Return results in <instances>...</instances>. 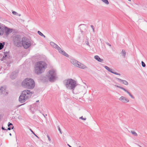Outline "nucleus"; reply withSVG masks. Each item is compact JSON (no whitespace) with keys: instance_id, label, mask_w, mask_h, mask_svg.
Masks as SVG:
<instances>
[{"instance_id":"ddd939ff","label":"nucleus","mask_w":147,"mask_h":147,"mask_svg":"<svg viewBox=\"0 0 147 147\" xmlns=\"http://www.w3.org/2000/svg\"><path fill=\"white\" fill-rule=\"evenodd\" d=\"M5 26L0 25V35H2L3 34L5 31Z\"/></svg>"},{"instance_id":"cd10ccee","label":"nucleus","mask_w":147,"mask_h":147,"mask_svg":"<svg viewBox=\"0 0 147 147\" xmlns=\"http://www.w3.org/2000/svg\"><path fill=\"white\" fill-rule=\"evenodd\" d=\"M47 137L48 138V140L49 141H50L51 140L50 138V137L48 135L47 136Z\"/></svg>"},{"instance_id":"6e6552de","label":"nucleus","mask_w":147,"mask_h":147,"mask_svg":"<svg viewBox=\"0 0 147 147\" xmlns=\"http://www.w3.org/2000/svg\"><path fill=\"white\" fill-rule=\"evenodd\" d=\"M115 86L116 87H118L120 89H122L123 90H124L125 92H126L127 93H128V94H129V96H130V97L132 98H133V99H134V97L126 89H125V88H124L122 87H121L120 86H119L117 85H115Z\"/></svg>"},{"instance_id":"f8f14e48","label":"nucleus","mask_w":147,"mask_h":147,"mask_svg":"<svg viewBox=\"0 0 147 147\" xmlns=\"http://www.w3.org/2000/svg\"><path fill=\"white\" fill-rule=\"evenodd\" d=\"M119 100L123 103H126L129 101L128 99L123 96L121 97Z\"/></svg>"},{"instance_id":"39448f33","label":"nucleus","mask_w":147,"mask_h":147,"mask_svg":"<svg viewBox=\"0 0 147 147\" xmlns=\"http://www.w3.org/2000/svg\"><path fill=\"white\" fill-rule=\"evenodd\" d=\"M22 45L25 49L28 48L30 45V42L26 38H23L22 40Z\"/></svg>"},{"instance_id":"bb28decb","label":"nucleus","mask_w":147,"mask_h":147,"mask_svg":"<svg viewBox=\"0 0 147 147\" xmlns=\"http://www.w3.org/2000/svg\"><path fill=\"white\" fill-rule=\"evenodd\" d=\"M12 13L13 14L16 15L17 13L15 11H13L12 12Z\"/></svg>"},{"instance_id":"5701e85b","label":"nucleus","mask_w":147,"mask_h":147,"mask_svg":"<svg viewBox=\"0 0 147 147\" xmlns=\"http://www.w3.org/2000/svg\"><path fill=\"white\" fill-rule=\"evenodd\" d=\"M65 56H66V57H69V58H70L71 57L70 56H69L67 53H65Z\"/></svg>"},{"instance_id":"c85d7f7f","label":"nucleus","mask_w":147,"mask_h":147,"mask_svg":"<svg viewBox=\"0 0 147 147\" xmlns=\"http://www.w3.org/2000/svg\"><path fill=\"white\" fill-rule=\"evenodd\" d=\"M87 45H88L89 46V42L88 41H87L86 43Z\"/></svg>"},{"instance_id":"a878e982","label":"nucleus","mask_w":147,"mask_h":147,"mask_svg":"<svg viewBox=\"0 0 147 147\" xmlns=\"http://www.w3.org/2000/svg\"><path fill=\"white\" fill-rule=\"evenodd\" d=\"M91 27L92 28L93 31L94 32V28L93 26L92 25H91Z\"/></svg>"},{"instance_id":"423d86ee","label":"nucleus","mask_w":147,"mask_h":147,"mask_svg":"<svg viewBox=\"0 0 147 147\" xmlns=\"http://www.w3.org/2000/svg\"><path fill=\"white\" fill-rule=\"evenodd\" d=\"M49 74H50V75L49 76V80L50 81H52L55 78V72L54 70H52L49 71Z\"/></svg>"},{"instance_id":"2eb2a0df","label":"nucleus","mask_w":147,"mask_h":147,"mask_svg":"<svg viewBox=\"0 0 147 147\" xmlns=\"http://www.w3.org/2000/svg\"><path fill=\"white\" fill-rule=\"evenodd\" d=\"M116 79L117 80L121 82H122V83L125 85H128L129 84L128 82L126 80H122L118 78H116Z\"/></svg>"},{"instance_id":"4be33fe9","label":"nucleus","mask_w":147,"mask_h":147,"mask_svg":"<svg viewBox=\"0 0 147 147\" xmlns=\"http://www.w3.org/2000/svg\"><path fill=\"white\" fill-rule=\"evenodd\" d=\"M4 44L0 42V50L2 49L4 47Z\"/></svg>"},{"instance_id":"6ab92c4d","label":"nucleus","mask_w":147,"mask_h":147,"mask_svg":"<svg viewBox=\"0 0 147 147\" xmlns=\"http://www.w3.org/2000/svg\"><path fill=\"white\" fill-rule=\"evenodd\" d=\"M121 53L122 55V56L123 57H125L126 52L125 50H122Z\"/></svg>"},{"instance_id":"a211bd4d","label":"nucleus","mask_w":147,"mask_h":147,"mask_svg":"<svg viewBox=\"0 0 147 147\" xmlns=\"http://www.w3.org/2000/svg\"><path fill=\"white\" fill-rule=\"evenodd\" d=\"M8 126L9 127L8 128V129L9 130H10L11 129H13V125L11 123H9Z\"/></svg>"},{"instance_id":"b1692460","label":"nucleus","mask_w":147,"mask_h":147,"mask_svg":"<svg viewBox=\"0 0 147 147\" xmlns=\"http://www.w3.org/2000/svg\"><path fill=\"white\" fill-rule=\"evenodd\" d=\"M141 63H142V66L143 67H144L146 66V65H145V63H144L143 61H142L141 62Z\"/></svg>"},{"instance_id":"9d476101","label":"nucleus","mask_w":147,"mask_h":147,"mask_svg":"<svg viewBox=\"0 0 147 147\" xmlns=\"http://www.w3.org/2000/svg\"><path fill=\"white\" fill-rule=\"evenodd\" d=\"M76 67L83 69L87 68V67H86L85 65L79 62H78V63H77V65Z\"/></svg>"},{"instance_id":"aec40b11","label":"nucleus","mask_w":147,"mask_h":147,"mask_svg":"<svg viewBox=\"0 0 147 147\" xmlns=\"http://www.w3.org/2000/svg\"><path fill=\"white\" fill-rule=\"evenodd\" d=\"M131 132L132 134L134 136H138L137 134L134 131H131Z\"/></svg>"},{"instance_id":"7c9ffc66","label":"nucleus","mask_w":147,"mask_h":147,"mask_svg":"<svg viewBox=\"0 0 147 147\" xmlns=\"http://www.w3.org/2000/svg\"><path fill=\"white\" fill-rule=\"evenodd\" d=\"M59 131H60V133L61 134V130H60V129L59 128Z\"/></svg>"},{"instance_id":"412c9836","label":"nucleus","mask_w":147,"mask_h":147,"mask_svg":"<svg viewBox=\"0 0 147 147\" xmlns=\"http://www.w3.org/2000/svg\"><path fill=\"white\" fill-rule=\"evenodd\" d=\"M38 33L40 36H43L44 38L45 37V36L40 31H38Z\"/></svg>"},{"instance_id":"4c0bfd02","label":"nucleus","mask_w":147,"mask_h":147,"mask_svg":"<svg viewBox=\"0 0 147 147\" xmlns=\"http://www.w3.org/2000/svg\"><path fill=\"white\" fill-rule=\"evenodd\" d=\"M18 46H19V45H18Z\"/></svg>"},{"instance_id":"f257e3e1","label":"nucleus","mask_w":147,"mask_h":147,"mask_svg":"<svg viewBox=\"0 0 147 147\" xmlns=\"http://www.w3.org/2000/svg\"><path fill=\"white\" fill-rule=\"evenodd\" d=\"M33 93L32 92L28 90L23 91L19 98V101L21 103L25 102V101L30 97Z\"/></svg>"},{"instance_id":"c9c22d12","label":"nucleus","mask_w":147,"mask_h":147,"mask_svg":"<svg viewBox=\"0 0 147 147\" xmlns=\"http://www.w3.org/2000/svg\"><path fill=\"white\" fill-rule=\"evenodd\" d=\"M129 1H131V0H128Z\"/></svg>"},{"instance_id":"c756f323","label":"nucleus","mask_w":147,"mask_h":147,"mask_svg":"<svg viewBox=\"0 0 147 147\" xmlns=\"http://www.w3.org/2000/svg\"><path fill=\"white\" fill-rule=\"evenodd\" d=\"M107 45L110 47L111 46V45L109 43H108Z\"/></svg>"},{"instance_id":"2f4dec72","label":"nucleus","mask_w":147,"mask_h":147,"mask_svg":"<svg viewBox=\"0 0 147 147\" xmlns=\"http://www.w3.org/2000/svg\"><path fill=\"white\" fill-rule=\"evenodd\" d=\"M67 145L69 146V147H72L71 146H70V145H69V144H67Z\"/></svg>"},{"instance_id":"f3484780","label":"nucleus","mask_w":147,"mask_h":147,"mask_svg":"<svg viewBox=\"0 0 147 147\" xmlns=\"http://www.w3.org/2000/svg\"><path fill=\"white\" fill-rule=\"evenodd\" d=\"M94 58L98 61L100 62H102L103 61V59L100 58L98 55L95 56H94Z\"/></svg>"},{"instance_id":"473e14b6","label":"nucleus","mask_w":147,"mask_h":147,"mask_svg":"<svg viewBox=\"0 0 147 147\" xmlns=\"http://www.w3.org/2000/svg\"><path fill=\"white\" fill-rule=\"evenodd\" d=\"M30 130L31 131V132H32V133H33V131L32 130L30 129Z\"/></svg>"},{"instance_id":"0eeeda50","label":"nucleus","mask_w":147,"mask_h":147,"mask_svg":"<svg viewBox=\"0 0 147 147\" xmlns=\"http://www.w3.org/2000/svg\"><path fill=\"white\" fill-rule=\"evenodd\" d=\"M51 45L53 47L58 50L59 52L61 53L64 55V53L63 51H62L61 48L58 47L56 44L55 43L53 42H50Z\"/></svg>"},{"instance_id":"20e7f679","label":"nucleus","mask_w":147,"mask_h":147,"mask_svg":"<svg viewBox=\"0 0 147 147\" xmlns=\"http://www.w3.org/2000/svg\"><path fill=\"white\" fill-rule=\"evenodd\" d=\"M66 87L68 89L72 90L73 92L77 85L76 81L71 79H68L66 80L65 84Z\"/></svg>"},{"instance_id":"1a4fd4ad","label":"nucleus","mask_w":147,"mask_h":147,"mask_svg":"<svg viewBox=\"0 0 147 147\" xmlns=\"http://www.w3.org/2000/svg\"><path fill=\"white\" fill-rule=\"evenodd\" d=\"M13 31V29L9 28L5 26V35L8 36V34H11Z\"/></svg>"},{"instance_id":"f03ea898","label":"nucleus","mask_w":147,"mask_h":147,"mask_svg":"<svg viewBox=\"0 0 147 147\" xmlns=\"http://www.w3.org/2000/svg\"><path fill=\"white\" fill-rule=\"evenodd\" d=\"M47 66V65L44 61H40L37 62L35 67V73L38 74L41 73Z\"/></svg>"},{"instance_id":"7ed1b4c3","label":"nucleus","mask_w":147,"mask_h":147,"mask_svg":"<svg viewBox=\"0 0 147 147\" xmlns=\"http://www.w3.org/2000/svg\"><path fill=\"white\" fill-rule=\"evenodd\" d=\"M22 86L29 89L33 88L35 86V83L33 79L27 78L24 80L22 82Z\"/></svg>"},{"instance_id":"4468645a","label":"nucleus","mask_w":147,"mask_h":147,"mask_svg":"<svg viewBox=\"0 0 147 147\" xmlns=\"http://www.w3.org/2000/svg\"><path fill=\"white\" fill-rule=\"evenodd\" d=\"M0 93L1 94H6L7 92H6L5 88L4 87H1L0 88Z\"/></svg>"},{"instance_id":"f704fd0d","label":"nucleus","mask_w":147,"mask_h":147,"mask_svg":"<svg viewBox=\"0 0 147 147\" xmlns=\"http://www.w3.org/2000/svg\"><path fill=\"white\" fill-rule=\"evenodd\" d=\"M9 135H10L11 136V133H10V134H9Z\"/></svg>"},{"instance_id":"393cba45","label":"nucleus","mask_w":147,"mask_h":147,"mask_svg":"<svg viewBox=\"0 0 147 147\" xmlns=\"http://www.w3.org/2000/svg\"><path fill=\"white\" fill-rule=\"evenodd\" d=\"M80 119H81L82 120H85L86 119V118H83V116H82V117H80Z\"/></svg>"},{"instance_id":"dca6fc26","label":"nucleus","mask_w":147,"mask_h":147,"mask_svg":"<svg viewBox=\"0 0 147 147\" xmlns=\"http://www.w3.org/2000/svg\"><path fill=\"white\" fill-rule=\"evenodd\" d=\"M71 62L76 67L77 65V63H78V62H79V61L74 59H71Z\"/></svg>"},{"instance_id":"e433bc0d","label":"nucleus","mask_w":147,"mask_h":147,"mask_svg":"<svg viewBox=\"0 0 147 147\" xmlns=\"http://www.w3.org/2000/svg\"><path fill=\"white\" fill-rule=\"evenodd\" d=\"M2 129H4V128H3V127H2Z\"/></svg>"},{"instance_id":"9b49d317","label":"nucleus","mask_w":147,"mask_h":147,"mask_svg":"<svg viewBox=\"0 0 147 147\" xmlns=\"http://www.w3.org/2000/svg\"><path fill=\"white\" fill-rule=\"evenodd\" d=\"M104 67L107 70L111 72V73H113L114 74L117 75H119V76L120 75V74L113 71H114L113 70V69H112L111 68H110L109 67L107 66H105Z\"/></svg>"},{"instance_id":"72a5a7b5","label":"nucleus","mask_w":147,"mask_h":147,"mask_svg":"<svg viewBox=\"0 0 147 147\" xmlns=\"http://www.w3.org/2000/svg\"><path fill=\"white\" fill-rule=\"evenodd\" d=\"M138 146L140 147H142L141 146H140V145H138Z\"/></svg>"},{"instance_id":"58836bf2","label":"nucleus","mask_w":147,"mask_h":147,"mask_svg":"<svg viewBox=\"0 0 147 147\" xmlns=\"http://www.w3.org/2000/svg\"><path fill=\"white\" fill-rule=\"evenodd\" d=\"M79 147H81V146H80Z\"/></svg>"}]
</instances>
